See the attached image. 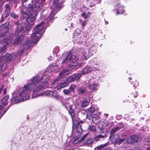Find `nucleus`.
Masks as SVG:
<instances>
[{
  "label": "nucleus",
  "instance_id": "50",
  "mask_svg": "<svg viewBox=\"0 0 150 150\" xmlns=\"http://www.w3.org/2000/svg\"><path fill=\"white\" fill-rule=\"evenodd\" d=\"M15 25H16V26H18L19 25H19V23L18 22H16L15 23Z\"/></svg>",
  "mask_w": 150,
  "mask_h": 150
},
{
  "label": "nucleus",
  "instance_id": "40",
  "mask_svg": "<svg viewBox=\"0 0 150 150\" xmlns=\"http://www.w3.org/2000/svg\"><path fill=\"white\" fill-rule=\"evenodd\" d=\"M11 16L12 17L15 19H17L18 18V16L16 15L15 14L13 13H11Z\"/></svg>",
  "mask_w": 150,
  "mask_h": 150
},
{
  "label": "nucleus",
  "instance_id": "41",
  "mask_svg": "<svg viewBox=\"0 0 150 150\" xmlns=\"http://www.w3.org/2000/svg\"><path fill=\"white\" fill-rule=\"evenodd\" d=\"M72 17V16L71 15V14H70L67 16V19L68 20H70L71 19Z\"/></svg>",
  "mask_w": 150,
  "mask_h": 150
},
{
  "label": "nucleus",
  "instance_id": "13",
  "mask_svg": "<svg viewBox=\"0 0 150 150\" xmlns=\"http://www.w3.org/2000/svg\"><path fill=\"white\" fill-rule=\"evenodd\" d=\"M67 72V71L66 70H63L61 73H59V76L56 79H54L51 83V86L53 87L54 86L53 85H56V83L58 82L59 79L62 76H63L65 75L66 74H65Z\"/></svg>",
  "mask_w": 150,
  "mask_h": 150
},
{
  "label": "nucleus",
  "instance_id": "51",
  "mask_svg": "<svg viewBox=\"0 0 150 150\" xmlns=\"http://www.w3.org/2000/svg\"><path fill=\"white\" fill-rule=\"evenodd\" d=\"M88 19L87 18V16H86L85 18V20L84 21L86 22L88 21Z\"/></svg>",
  "mask_w": 150,
  "mask_h": 150
},
{
  "label": "nucleus",
  "instance_id": "24",
  "mask_svg": "<svg viewBox=\"0 0 150 150\" xmlns=\"http://www.w3.org/2000/svg\"><path fill=\"white\" fill-rule=\"evenodd\" d=\"M89 103V101L87 100V99L85 98L81 102V106L82 107H85L88 105Z\"/></svg>",
  "mask_w": 150,
  "mask_h": 150
},
{
  "label": "nucleus",
  "instance_id": "7",
  "mask_svg": "<svg viewBox=\"0 0 150 150\" xmlns=\"http://www.w3.org/2000/svg\"><path fill=\"white\" fill-rule=\"evenodd\" d=\"M59 1V0H54L53 5L55 7V9L51 12L50 15L47 19L48 21H49L52 20L56 12L59 10V8L61 7L63 3L62 1H60L59 3L57 4L56 6H55Z\"/></svg>",
  "mask_w": 150,
  "mask_h": 150
},
{
  "label": "nucleus",
  "instance_id": "22",
  "mask_svg": "<svg viewBox=\"0 0 150 150\" xmlns=\"http://www.w3.org/2000/svg\"><path fill=\"white\" fill-rule=\"evenodd\" d=\"M31 42L30 40H27L23 45L24 49H27L31 47Z\"/></svg>",
  "mask_w": 150,
  "mask_h": 150
},
{
  "label": "nucleus",
  "instance_id": "60",
  "mask_svg": "<svg viewBox=\"0 0 150 150\" xmlns=\"http://www.w3.org/2000/svg\"><path fill=\"white\" fill-rule=\"evenodd\" d=\"M119 4H118L117 6H119Z\"/></svg>",
  "mask_w": 150,
  "mask_h": 150
},
{
  "label": "nucleus",
  "instance_id": "58",
  "mask_svg": "<svg viewBox=\"0 0 150 150\" xmlns=\"http://www.w3.org/2000/svg\"><path fill=\"white\" fill-rule=\"evenodd\" d=\"M105 115H106V116H107L108 115V114H105Z\"/></svg>",
  "mask_w": 150,
  "mask_h": 150
},
{
  "label": "nucleus",
  "instance_id": "12",
  "mask_svg": "<svg viewBox=\"0 0 150 150\" xmlns=\"http://www.w3.org/2000/svg\"><path fill=\"white\" fill-rule=\"evenodd\" d=\"M125 140V139H120L119 136L117 134L114 136L111 139L112 142L113 143L118 144L119 145L123 142Z\"/></svg>",
  "mask_w": 150,
  "mask_h": 150
},
{
  "label": "nucleus",
  "instance_id": "23",
  "mask_svg": "<svg viewBox=\"0 0 150 150\" xmlns=\"http://www.w3.org/2000/svg\"><path fill=\"white\" fill-rule=\"evenodd\" d=\"M123 126V125L122 123H120L118 125V126L116 127L113 128L111 131V132L112 133H114L117 130H119L120 128L122 127Z\"/></svg>",
  "mask_w": 150,
  "mask_h": 150
},
{
  "label": "nucleus",
  "instance_id": "4",
  "mask_svg": "<svg viewBox=\"0 0 150 150\" xmlns=\"http://www.w3.org/2000/svg\"><path fill=\"white\" fill-rule=\"evenodd\" d=\"M44 22H42L38 25L33 30L32 35V41L33 43H36L39 40L42 35V31L45 28Z\"/></svg>",
  "mask_w": 150,
  "mask_h": 150
},
{
  "label": "nucleus",
  "instance_id": "43",
  "mask_svg": "<svg viewBox=\"0 0 150 150\" xmlns=\"http://www.w3.org/2000/svg\"><path fill=\"white\" fill-rule=\"evenodd\" d=\"M80 22H81V20L80 19ZM81 24L83 26L82 29H83V26L86 25V22L85 21H83V22H81Z\"/></svg>",
  "mask_w": 150,
  "mask_h": 150
},
{
  "label": "nucleus",
  "instance_id": "2",
  "mask_svg": "<svg viewBox=\"0 0 150 150\" xmlns=\"http://www.w3.org/2000/svg\"><path fill=\"white\" fill-rule=\"evenodd\" d=\"M27 0H22L23 6L25 7L26 11H22V14L23 17L26 18V21L27 22L28 25L26 27L27 30H29L31 27L34 25V21L36 19V16L38 13V11L42 8V1H40V3L41 5L39 8L37 10V6H35L36 3V0H35V4L33 5V1H31V3L29 4L27 6L25 2Z\"/></svg>",
  "mask_w": 150,
  "mask_h": 150
},
{
  "label": "nucleus",
  "instance_id": "32",
  "mask_svg": "<svg viewBox=\"0 0 150 150\" xmlns=\"http://www.w3.org/2000/svg\"><path fill=\"white\" fill-rule=\"evenodd\" d=\"M17 31L16 32V34H17V32H19L22 31L23 29V28L21 25H19L18 26H17Z\"/></svg>",
  "mask_w": 150,
  "mask_h": 150
},
{
  "label": "nucleus",
  "instance_id": "59",
  "mask_svg": "<svg viewBox=\"0 0 150 150\" xmlns=\"http://www.w3.org/2000/svg\"><path fill=\"white\" fill-rule=\"evenodd\" d=\"M65 107H66V108H67V107L66 105H65Z\"/></svg>",
  "mask_w": 150,
  "mask_h": 150
},
{
  "label": "nucleus",
  "instance_id": "19",
  "mask_svg": "<svg viewBox=\"0 0 150 150\" xmlns=\"http://www.w3.org/2000/svg\"><path fill=\"white\" fill-rule=\"evenodd\" d=\"M88 135L87 134H85L82 137H80L79 136V135L78 136L79 137H77L74 140V143H77L76 142L78 141V142H81L82 141L83 139L85 138L86 136Z\"/></svg>",
  "mask_w": 150,
  "mask_h": 150
},
{
  "label": "nucleus",
  "instance_id": "20",
  "mask_svg": "<svg viewBox=\"0 0 150 150\" xmlns=\"http://www.w3.org/2000/svg\"><path fill=\"white\" fill-rule=\"evenodd\" d=\"M68 86V84L65 82H62L60 83L56 87L57 89L63 88Z\"/></svg>",
  "mask_w": 150,
  "mask_h": 150
},
{
  "label": "nucleus",
  "instance_id": "25",
  "mask_svg": "<svg viewBox=\"0 0 150 150\" xmlns=\"http://www.w3.org/2000/svg\"><path fill=\"white\" fill-rule=\"evenodd\" d=\"M117 15L122 13L124 11V7L122 6H119L118 9L117 10Z\"/></svg>",
  "mask_w": 150,
  "mask_h": 150
},
{
  "label": "nucleus",
  "instance_id": "46",
  "mask_svg": "<svg viewBox=\"0 0 150 150\" xmlns=\"http://www.w3.org/2000/svg\"><path fill=\"white\" fill-rule=\"evenodd\" d=\"M95 4L98 3L100 2L101 0H92Z\"/></svg>",
  "mask_w": 150,
  "mask_h": 150
},
{
  "label": "nucleus",
  "instance_id": "44",
  "mask_svg": "<svg viewBox=\"0 0 150 150\" xmlns=\"http://www.w3.org/2000/svg\"><path fill=\"white\" fill-rule=\"evenodd\" d=\"M59 52V50L58 48H54L53 50L54 53H57Z\"/></svg>",
  "mask_w": 150,
  "mask_h": 150
},
{
  "label": "nucleus",
  "instance_id": "16",
  "mask_svg": "<svg viewBox=\"0 0 150 150\" xmlns=\"http://www.w3.org/2000/svg\"><path fill=\"white\" fill-rule=\"evenodd\" d=\"M98 87L97 83L95 82L89 83L88 85V88L91 90H96Z\"/></svg>",
  "mask_w": 150,
  "mask_h": 150
},
{
  "label": "nucleus",
  "instance_id": "37",
  "mask_svg": "<svg viewBox=\"0 0 150 150\" xmlns=\"http://www.w3.org/2000/svg\"><path fill=\"white\" fill-rule=\"evenodd\" d=\"M6 49V47L4 46H3L0 49V52L1 53H4Z\"/></svg>",
  "mask_w": 150,
  "mask_h": 150
},
{
  "label": "nucleus",
  "instance_id": "33",
  "mask_svg": "<svg viewBox=\"0 0 150 150\" xmlns=\"http://www.w3.org/2000/svg\"><path fill=\"white\" fill-rule=\"evenodd\" d=\"M91 69V71H94L97 70L98 69V66L97 65H95L94 66H92L90 67Z\"/></svg>",
  "mask_w": 150,
  "mask_h": 150
},
{
  "label": "nucleus",
  "instance_id": "45",
  "mask_svg": "<svg viewBox=\"0 0 150 150\" xmlns=\"http://www.w3.org/2000/svg\"><path fill=\"white\" fill-rule=\"evenodd\" d=\"M23 51L24 50H23V49H21L20 52L18 53V55H20L23 52Z\"/></svg>",
  "mask_w": 150,
  "mask_h": 150
},
{
  "label": "nucleus",
  "instance_id": "26",
  "mask_svg": "<svg viewBox=\"0 0 150 150\" xmlns=\"http://www.w3.org/2000/svg\"><path fill=\"white\" fill-rule=\"evenodd\" d=\"M49 68L50 70L52 71H54L58 68L57 66L55 64L51 65L49 67Z\"/></svg>",
  "mask_w": 150,
  "mask_h": 150
},
{
  "label": "nucleus",
  "instance_id": "34",
  "mask_svg": "<svg viewBox=\"0 0 150 150\" xmlns=\"http://www.w3.org/2000/svg\"><path fill=\"white\" fill-rule=\"evenodd\" d=\"M144 143L145 145L150 144V139L149 138H145L144 139Z\"/></svg>",
  "mask_w": 150,
  "mask_h": 150
},
{
  "label": "nucleus",
  "instance_id": "1",
  "mask_svg": "<svg viewBox=\"0 0 150 150\" xmlns=\"http://www.w3.org/2000/svg\"><path fill=\"white\" fill-rule=\"evenodd\" d=\"M50 79V75L45 74L42 76L40 77L38 75L34 76L31 80V83L25 85L23 87L22 90L19 94L18 102H20L28 99L29 94L31 90L33 89L32 98H34L42 96L43 94H36V93L41 90L46 85Z\"/></svg>",
  "mask_w": 150,
  "mask_h": 150
},
{
  "label": "nucleus",
  "instance_id": "47",
  "mask_svg": "<svg viewBox=\"0 0 150 150\" xmlns=\"http://www.w3.org/2000/svg\"><path fill=\"white\" fill-rule=\"evenodd\" d=\"M135 82H136V83H135V84H134V87H136L137 86H138V85H139V83H138V82H137V81H136ZM135 88L136 87H135Z\"/></svg>",
  "mask_w": 150,
  "mask_h": 150
},
{
  "label": "nucleus",
  "instance_id": "31",
  "mask_svg": "<svg viewBox=\"0 0 150 150\" xmlns=\"http://www.w3.org/2000/svg\"><path fill=\"white\" fill-rule=\"evenodd\" d=\"M85 91V89L83 88H81L79 89V93L80 95L83 94Z\"/></svg>",
  "mask_w": 150,
  "mask_h": 150
},
{
  "label": "nucleus",
  "instance_id": "10",
  "mask_svg": "<svg viewBox=\"0 0 150 150\" xmlns=\"http://www.w3.org/2000/svg\"><path fill=\"white\" fill-rule=\"evenodd\" d=\"M24 38V36L23 35H21L19 37L16 38L13 42H12L11 39L9 38V39H8V40H7V44L11 43L13 45H17Z\"/></svg>",
  "mask_w": 150,
  "mask_h": 150
},
{
  "label": "nucleus",
  "instance_id": "8",
  "mask_svg": "<svg viewBox=\"0 0 150 150\" xmlns=\"http://www.w3.org/2000/svg\"><path fill=\"white\" fill-rule=\"evenodd\" d=\"M78 58V56L76 57L74 54L69 52L67 54L66 59L63 61L62 62L67 63L69 61L70 63H74L76 62Z\"/></svg>",
  "mask_w": 150,
  "mask_h": 150
},
{
  "label": "nucleus",
  "instance_id": "3",
  "mask_svg": "<svg viewBox=\"0 0 150 150\" xmlns=\"http://www.w3.org/2000/svg\"><path fill=\"white\" fill-rule=\"evenodd\" d=\"M69 108V113L72 119L73 131H76V133H78L80 134L82 132L81 125L80 124L82 122L79 121L78 116L77 115L75 114L74 110L72 108V106L70 105Z\"/></svg>",
  "mask_w": 150,
  "mask_h": 150
},
{
  "label": "nucleus",
  "instance_id": "35",
  "mask_svg": "<svg viewBox=\"0 0 150 150\" xmlns=\"http://www.w3.org/2000/svg\"><path fill=\"white\" fill-rule=\"evenodd\" d=\"M76 87V86L74 85H71L70 87L69 90L70 91V92L71 91H74Z\"/></svg>",
  "mask_w": 150,
  "mask_h": 150
},
{
  "label": "nucleus",
  "instance_id": "21",
  "mask_svg": "<svg viewBox=\"0 0 150 150\" xmlns=\"http://www.w3.org/2000/svg\"><path fill=\"white\" fill-rule=\"evenodd\" d=\"M106 132H105L103 135L99 134L98 135L94 137V139L96 141H98L99 139L100 138H103L107 137Z\"/></svg>",
  "mask_w": 150,
  "mask_h": 150
},
{
  "label": "nucleus",
  "instance_id": "18",
  "mask_svg": "<svg viewBox=\"0 0 150 150\" xmlns=\"http://www.w3.org/2000/svg\"><path fill=\"white\" fill-rule=\"evenodd\" d=\"M5 10L4 12L5 17H7L10 14L11 8L9 5L8 4H6L5 6Z\"/></svg>",
  "mask_w": 150,
  "mask_h": 150
},
{
  "label": "nucleus",
  "instance_id": "49",
  "mask_svg": "<svg viewBox=\"0 0 150 150\" xmlns=\"http://www.w3.org/2000/svg\"><path fill=\"white\" fill-rule=\"evenodd\" d=\"M6 88H5L4 90V94L5 95L6 94Z\"/></svg>",
  "mask_w": 150,
  "mask_h": 150
},
{
  "label": "nucleus",
  "instance_id": "30",
  "mask_svg": "<svg viewBox=\"0 0 150 150\" xmlns=\"http://www.w3.org/2000/svg\"><path fill=\"white\" fill-rule=\"evenodd\" d=\"M45 0H36V3L35 5V6H37L38 7H37L36 9L37 10L38 9L39 7L41 6V4L40 3V1H42L43 2L45 1Z\"/></svg>",
  "mask_w": 150,
  "mask_h": 150
},
{
  "label": "nucleus",
  "instance_id": "17",
  "mask_svg": "<svg viewBox=\"0 0 150 150\" xmlns=\"http://www.w3.org/2000/svg\"><path fill=\"white\" fill-rule=\"evenodd\" d=\"M92 121L95 124H98L101 120L99 116L96 115H94L92 117Z\"/></svg>",
  "mask_w": 150,
  "mask_h": 150
},
{
  "label": "nucleus",
  "instance_id": "42",
  "mask_svg": "<svg viewBox=\"0 0 150 150\" xmlns=\"http://www.w3.org/2000/svg\"><path fill=\"white\" fill-rule=\"evenodd\" d=\"M90 14V13L88 12V14H87V15H86L85 13H83L81 14V16L83 17H84L85 16V17L86 16H87V18H88V17L89 15Z\"/></svg>",
  "mask_w": 150,
  "mask_h": 150
},
{
  "label": "nucleus",
  "instance_id": "14",
  "mask_svg": "<svg viewBox=\"0 0 150 150\" xmlns=\"http://www.w3.org/2000/svg\"><path fill=\"white\" fill-rule=\"evenodd\" d=\"M44 94L47 96H52L56 99H58L60 97L57 93V92L56 91H47Z\"/></svg>",
  "mask_w": 150,
  "mask_h": 150
},
{
  "label": "nucleus",
  "instance_id": "48",
  "mask_svg": "<svg viewBox=\"0 0 150 150\" xmlns=\"http://www.w3.org/2000/svg\"><path fill=\"white\" fill-rule=\"evenodd\" d=\"M134 97L135 98L137 96V95H138L137 92L136 91H135L134 93Z\"/></svg>",
  "mask_w": 150,
  "mask_h": 150
},
{
  "label": "nucleus",
  "instance_id": "28",
  "mask_svg": "<svg viewBox=\"0 0 150 150\" xmlns=\"http://www.w3.org/2000/svg\"><path fill=\"white\" fill-rule=\"evenodd\" d=\"M113 122H109L108 121H105L104 124V127H111L113 125Z\"/></svg>",
  "mask_w": 150,
  "mask_h": 150
},
{
  "label": "nucleus",
  "instance_id": "54",
  "mask_svg": "<svg viewBox=\"0 0 150 150\" xmlns=\"http://www.w3.org/2000/svg\"><path fill=\"white\" fill-rule=\"evenodd\" d=\"M7 75V73H5L4 74H3V76L4 77L5 76H6Z\"/></svg>",
  "mask_w": 150,
  "mask_h": 150
},
{
  "label": "nucleus",
  "instance_id": "62",
  "mask_svg": "<svg viewBox=\"0 0 150 150\" xmlns=\"http://www.w3.org/2000/svg\"><path fill=\"white\" fill-rule=\"evenodd\" d=\"M71 26H72V24H71Z\"/></svg>",
  "mask_w": 150,
  "mask_h": 150
},
{
  "label": "nucleus",
  "instance_id": "6",
  "mask_svg": "<svg viewBox=\"0 0 150 150\" xmlns=\"http://www.w3.org/2000/svg\"><path fill=\"white\" fill-rule=\"evenodd\" d=\"M16 57L15 55L14 54H7L3 57H0V72L5 69L6 65L4 64V63L5 61L6 60L7 62L12 61Z\"/></svg>",
  "mask_w": 150,
  "mask_h": 150
},
{
  "label": "nucleus",
  "instance_id": "38",
  "mask_svg": "<svg viewBox=\"0 0 150 150\" xmlns=\"http://www.w3.org/2000/svg\"><path fill=\"white\" fill-rule=\"evenodd\" d=\"M107 144V143H105L104 144H102L98 146L97 148L100 149H102V148H104L105 147Z\"/></svg>",
  "mask_w": 150,
  "mask_h": 150
},
{
  "label": "nucleus",
  "instance_id": "56",
  "mask_svg": "<svg viewBox=\"0 0 150 150\" xmlns=\"http://www.w3.org/2000/svg\"><path fill=\"white\" fill-rule=\"evenodd\" d=\"M105 24H108V22L107 21H105Z\"/></svg>",
  "mask_w": 150,
  "mask_h": 150
},
{
  "label": "nucleus",
  "instance_id": "55",
  "mask_svg": "<svg viewBox=\"0 0 150 150\" xmlns=\"http://www.w3.org/2000/svg\"><path fill=\"white\" fill-rule=\"evenodd\" d=\"M146 150H150V147L147 148L146 149Z\"/></svg>",
  "mask_w": 150,
  "mask_h": 150
},
{
  "label": "nucleus",
  "instance_id": "61",
  "mask_svg": "<svg viewBox=\"0 0 150 150\" xmlns=\"http://www.w3.org/2000/svg\"><path fill=\"white\" fill-rule=\"evenodd\" d=\"M67 105H68V103L67 104Z\"/></svg>",
  "mask_w": 150,
  "mask_h": 150
},
{
  "label": "nucleus",
  "instance_id": "11",
  "mask_svg": "<svg viewBox=\"0 0 150 150\" xmlns=\"http://www.w3.org/2000/svg\"><path fill=\"white\" fill-rule=\"evenodd\" d=\"M139 139V138L138 135H132L128 138L127 141L129 143L132 144L138 142Z\"/></svg>",
  "mask_w": 150,
  "mask_h": 150
},
{
  "label": "nucleus",
  "instance_id": "27",
  "mask_svg": "<svg viewBox=\"0 0 150 150\" xmlns=\"http://www.w3.org/2000/svg\"><path fill=\"white\" fill-rule=\"evenodd\" d=\"M93 142V139L91 138H87L84 141V143L86 144H89Z\"/></svg>",
  "mask_w": 150,
  "mask_h": 150
},
{
  "label": "nucleus",
  "instance_id": "5",
  "mask_svg": "<svg viewBox=\"0 0 150 150\" xmlns=\"http://www.w3.org/2000/svg\"><path fill=\"white\" fill-rule=\"evenodd\" d=\"M91 69L89 66H86L84 67L81 71L80 73L78 74H74L69 77L68 80V81H77L83 75L90 72Z\"/></svg>",
  "mask_w": 150,
  "mask_h": 150
},
{
  "label": "nucleus",
  "instance_id": "15",
  "mask_svg": "<svg viewBox=\"0 0 150 150\" xmlns=\"http://www.w3.org/2000/svg\"><path fill=\"white\" fill-rule=\"evenodd\" d=\"M8 27L4 25H2L0 27V34L1 36H4L8 31Z\"/></svg>",
  "mask_w": 150,
  "mask_h": 150
},
{
  "label": "nucleus",
  "instance_id": "39",
  "mask_svg": "<svg viewBox=\"0 0 150 150\" xmlns=\"http://www.w3.org/2000/svg\"><path fill=\"white\" fill-rule=\"evenodd\" d=\"M63 93L66 95L69 94L70 93V91L68 90H64L63 91Z\"/></svg>",
  "mask_w": 150,
  "mask_h": 150
},
{
  "label": "nucleus",
  "instance_id": "52",
  "mask_svg": "<svg viewBox=\"0 0 150 150\" xmlns=\"http://www.w3.org/2000/svg\"><path fill=\"white\" fill-rule=\"evenodd\" d=\"M95 6V5L94 4H93L92 5H90V8H91V7H93V6Z\"/></svg>",
  "mask_w": 150,
  "mask_h": 150
},
{
  "label": "nucleus",
  "instance_id": "29",
  "mask_svg": "<svg viewBox=\"0 0 150 150\" xmlns=\"http://www.w3.org/2000/svg\"><path fill=\"white\" fill-rule=\"evenodd\" d=\"M95 111V109L93 107L90 108L87 110L88 114L92 115Z\"/></svg>",
  "mask_w": 150,
  "mask_h": 150
},
{
  "label": "nucleus",
  "instance_id": "36",
  "mask_svg": "<svg viewBox=\"0 0 150 150\" xmlns=\"http://www.w3.org/2000/svg\"><path fill=\"white\" fill-rule=\"evenodd\" d=\"M88 129L90 131L93 132H94L96 131V128L94 126H89Z\"/></svg>",
  "mask_w": 150,
  "mask_h": 150
},
{
  "label": "nucleus",
  "instance_id": "53",
  "mask_svg": "<svg viewBox=\"0 0 150 150\" xmlns=\"http://www.w3.org/2000/svg\"><path fill=\"white\" fill-rule=\"evenodd\" d=\"M105 150H112L110 148H108L107 149Z\"/></svg>",
  "mask_w": 150,
  "mask_h": 150
},
{
  "label": "nucleus",
  "instance_id": "9",
  "mask_svg": "<svg viewBox=\"0 0 150 150\" xmlns=\"http://www.w3.org/2000/svg\"><path fill=\"white\" fill-rule=\"evenodd\" d=\"M79 55L82 60L87 59L91 55L88 52V50H81L80 51Z\"/></svg>",
  "mask_w": 150,
  "mask_h": 150
},
{
  "label": "nucleus",
  "instance_id": "57",
  "mask_svg": "<svg viewBox=\"0 0 150 150\" xmlns=\"http://www.w3.org/2000/svg\"><path fill=\"white\" fill-rule=\"evenodd\" d=\"M131 79H132V78H129V80H131Z\"/></svg>",
  "mask_w": 150,
  "mask_h": 150
}]
</instances>
